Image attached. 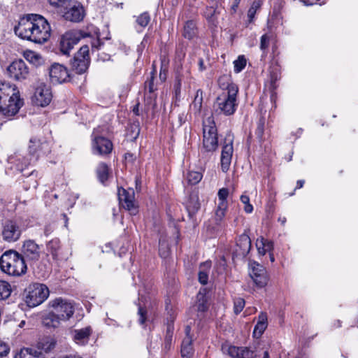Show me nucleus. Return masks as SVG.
<instances>
[{
    "label": "nucleus",
    "mask_w": 358,
    "mask_h": 358,
    "mask_svg": "<svg viewBox=\"0 0 358 358\" xmlns=\"http://www.w3.org/2000/svg\"><path fill=\"white\" fill-rule=\"evenodd\" d=\"M138 134H139V129H137V132H136V136H134V138H136V137L138 135Z\"/></svg>",
    "instance_id": "774afa93"
},
{
    "label": "nucleus",
    "mask_w": 358,
    "mask_h": 358,
    "mask_svg": "<svg viewBox=\"0 0 358 358\" xmlns=\"http://www.w3.org/2000/svg\"><path fill=\"white\" fill-rule=\"evenodd\" d=\"M187 178L189 184L196 185L202 179V174L199 171H189Z\"/></svg>",
    "instance_id": "4c0bfd02"
},
{
    "label": "nucleus",
    "mask_w": 358,
    "mask_h": 358,
    "mask_svg": "<svg viewBox=\"0 0 358 358\" xmlns=\"http://www.w3.org/2000/svg\"><path fill=\"white\" fill-rule=\"evenodd\" d=\"M150 21V17L148 13L141 14L136 18V23L141 28H145Z\"/></svg>",
    "instance_id": "58836bf2"
},
{
    "label": "nucleus",
    "mask_w": 358,
    "mask_h": 358,
    "mask_svg": "<svg viewBox=\"0 0 358 358\" xmlns=\"http://www.w3.org/2000/svg\"><path fill=\"white\" fill-rule=\"evenodd\" d=\"M218 85L222 90V92L229 91L231 87H238L236 84L231 83L230 77L227 75H223L219 78Z\"/></svg>",
    "instance_id": "c756f323"
},
{
    "label": "nucleus",
    "mask_w": 358,
    "mask_h": 358,
    "mask_svg": "<svg viewBox=\"0 0 358 358\" xmlns=\"http://www.w3.org/2000/svg\"><path fill=\"white\" fill-rule=\"evenodd\" d=\"M229 196V189L227 188H221L217 193V196L219 199L218 203H226L228 205V202L227 199Z\"/></svg>",
    "instance_id": "a18cd8bd"
},
{
    "label": "nucleus",
    "mask_w": 358,
    "mask_h": 358,
    "mask_svg": "<svg viewBox=\"0 0 358 358\" xmlns=\"http://www.w3.org/2000/svg\"><path fill=\"white\" fill-rule=\"evenodd\" d=\"M10 285L4 280H0V300L8 299L11 294Z\"/></svg>",
    "instance_id": "2f4dec72"
},
{
    "label": "nucleus",
    "mask_w": 358,
    "mask_h": 358,
    "mask_svg": "<svg viewBox=\"0 0 358 358\" xmlns=\"http://www.w3.org/2000/svg\"><path fill=\"white\" fill-rule=\"evenodd\" d=\"M256 247L258 252L261 255H264L266 252H271L273 249V242L259 237L256 241Z\"/></svg>",
    "instance_id": "393cba45"
},
{
    "label": "nucleus",
    "mask_w": 358,
    "mask_h": 358,
    "mask_svg": "<svg viewBox=\"0 0 358 358\" xmlns=\"http://www.w3.org/2000/svg\"><path fill=\"white\" fill-rule=\"evenodd\" d=\"M51 6L59 8L64 7L67 5L69 0H48Z\"/></svg>",
    "instance_id": "09e8293b"
},
{
    "label": "nucleus",
    "mask_w": 358,
    "mask_h": 358,
    "mask_svg": "<svg viewBox=\"0 0 358 358\" xmlns=\"http://www.w3.org/2000/svg\"><path fill=\"white\" fill-rule=\"evenodd\" d=\"M211 268L210 262H205L200 264L198 273L199 281L202 285H206L208 280V274Z\"/></svg>",
    "instance_id": "a878e982"
},
{
    "label": "nucleus",
    "mask_w": 358,
    "mask_h": 358,
    "mask_svg": "<svg viewBox=\"0 0 358 358\" xmlns=\"http://www.w3.org/2000/svg\"><path fill=\"white\" fill-rule=\"evenodd\" d=\"M200 208V203L196 196H191L187 204V209L189 214H194Z\"/></svg>",
    "instance_id": "c9c22d12"
},
{
    "label": "nucleus",
    "mask_w": 358,
    "mask_h": 358,
    "mask_svg": "<svg viewBox=\"0 0 358 358\" xmlns=\"http://www.w3.org/2000/svg\"><path fill=\"white\" fill-rule=\"evenodd\" d=\"M234 71L236 73H239L245 68L246 65V59L243 55L238 56L237 59L234 62Z\"/></svg>",
    "instance_id": "ea45409f"
},
{
    "label": "nucleus",
    "mask_w": 358,
    "mask_h": 358,
    "mask_svg": "<svg viewBox=\"0 0 358 358\" xmlns=\"http://www.w3.org/2000/svg\"><path fill=\"white\" fill-rule=\"evenodd\" d=\"M256 11L253 10V8H249L248 11V17L250 20V22H252V19L254 18L255 15Z\"/></svg>",
    "instance_id": "5fc2aeb1"
},
{
    "label": "nucleus",
    "mask_w": 358,
    "mask_h": 358,
    "mask_svg": "<svg viewBox=\"0 0 358 358\" xmlns=\"http://www.w3.org/2000/svg\"><path fill=\"white\" fill-rule=\"evenodd\" d=\"M33 43H43L50 36V26L48 21L42 15L35 14L34 22Z\"/></svg>",
    "instance_id": "0eeeda50"
},
{
    "label": "nucleus",
    "mask_w": 358,
    "mask_h": 358,
    "mask_svg": "<svg viewBox=\"0 0 358 358\" xmlns=\"http://www.w3.org/2000/svg\"><path fill=\"white\" fill-rule=\"evenodd\" d=\"M300 1L301 2H303L305 6H311V5H313L314 3H316L320 0H300Z\"/></svg>",
    "instance_id": "6e6d98bb"
},
{
    "label": "nucleus",
    "mask_w": 358,
    "mask_h": 358,
    "mask_svg": "<svg viewBox=\"0 0 358 358\" xmlns=\"http://www.w3.org/2000/svg\"><path fill=\"white\" fill-rule=\"evenodd\" d=\"M89 64V47L83 45L75 55L71 63L72 68L77 73L81 74L86 71Z\"/></svg>",
    "instance_id": "f8f14e48"
},
{
    "label": "nucleus",
    "mask_w": 358,
    "mask_h": 358,
    "mask_svg": "<svg viewBox=\"0 0 358 358\" xmlns=\"http://www.w3.org/2000/svg\"><path fill=\"white\" fill-rule=\"evenodd\" d=\"M15 358H43V354L32 348H23L15 356Z\"/></svg>",
    "instance_id": "bb28decb"
},
{
    "label": "nucleus",
    "mask_w": 358,
    "mask_h": 358,
    "mask_svg": "<svg viewBox=\"0 0 358 358\" xmlns=\"http://www.w3.org/2000/svg\"><path fill=\"white\" fill-rule=\"evenodd\" d=\"M52 98V95L50 88L43 83H40L35 88L31 101L36 106L45 107L49 105Z\"/></svg>",
    "instance_id": "9b49d317"
},
{
    "label": "nucleus",
    "mask_w": 358,
    "mask_h": 358,
    "mask_svg": "<svg viewBox=\"0 0 358 358\" xmlns=\"http://www.w3.org/2000/svg\"><path fill=\"white\" fill-rule=\"evenodd\" d=\"M222 349L224 353L229 355L232 358H255L256 357L255 352L247 347L226 345L223 346Z\"/></svg>",
    "instance_id": "412c9836"
},
{
    "label": "nucleus",
    "mask_w": 358,
    "mask_h": 358,
    "mask_svg": "<svg viewBox=\"0 0 358 358\" xmlns=\"http://www.w3.org/2000/svg\"><path fill=\"white\" fill-rule=\"evenodd\" d=\"M227 208L228 205L226 203H218L215 213V219L217 223L220 222L225 216Z\"/></svg>",
    "instance_id": "72a5a7b5"
},
{
    "label": "nucleus",
    "mask_w": 358,
    "mask_h": 358,
    "mask_svg": "<svg viewBox=\"0 0 358 358\" xmlns=\"http://www.w3.org/2000/svg\"><path fill=\"white\" fill-rule=\"evenodd\" d=\"M49 76L51 82L55 84L66 82L69 77L67 69L58 63H54L50 66Z\"/></svg>",
    "instance_id": "aec40b11"
},
{
    "label": "nucleus",
    "mask_w": 358,
    "mask_h": 358,
    "mask_svg": "<svg viewBox=\"0 0 358 358\" xmlns=\"http://www.w3.org/2000/svg\"><path fill=\"white\" fill-rule=\"evenodd\" d=\"M238 241H239V244L243 248L242 254L243 255L248 254L250 250V246H251L250 238L246 235H243L240 237Z\"/></svg>",
    "instance_id": "e433bc0d"
},
{
    "label": "nucleus",
    "mask_w": 358,
    "mask_h": 358,
    "mask_svg": "<svg viewBox=\"0 0 358 358\" xmlns=\"http://www.w3.org/2000/svg\"><path fill=\"white\" fill-rule=\"evenodd\" d=\"M257 323L267 324V315L265 313L262 312L259 314Z\"/></svg>",
    "instance_id": "603ef678"
},
{
    "label": "nucleus",
    "mask_w": 358,
    "mask_h": 358,
    "mask_svg": "<svg viewBox=\"0 0 358 358\" xmlns=\"http://www.w3.org/2000/svg\"><path fill=\"white\" fill-rule=\"evenodd\" d=\"M241 0H234V3H236V6H238V5L239 4Z\"/></svg>",
    "instance_id": "69168bd1"
},
{
    "label": "nucleus",
    "mask_w": 358,
    "mask_h": 358,
    "mask_svg": "<svg viewBox=\"0 0 358 358\" xmlns=\"http://www.w3.org/2000/svg\"><path fill=\"white\" fill-rule=\"evenodd\" d=\"M203 147L207 152H212L217 147V129L212 117L203 122Z\"/></svg>",
    "instance_id": "423d86ee"
},
{
    "label": "nucleus",
    "mask_w": 358,
    "mask_h": 358,
    "mask_svg": "<svg viewBox=\"0 0 358 358\" xmlns=\"http://www.w3.org/2000/svg\"><path fill=\"white\" fill-rule=\"evenodd\" d=\"M264 120H259V122L258 124L256 134L258 136L259 138H261L264 134Z\"/></svg>",
    "instance_id": "8fccbe9b"
},
{
    "label": "nucleus",
    "mask_w": 358,
    "mask_h": 358,
    "mask_svg": "<svg viewBox=\"0 0 358 358\" xmlns=\"http://www.w3.org/2000/svg\"><path fill=\"white\" fill-rule=\"evenodd\" d=\"M24 57L30 63L33 64L35 66L41 65L43 63V57L40 54L32 51V50H26L24 52Z\"/></svg>",
    "instance_id": "cd10ccee"
},
{
    "label": "nucleus",
    "mask_w": 358,
    "mask_h": 358,
    "mask_svg": "<svg viewBox=\"0 0 358 358\" xmlns=\"http://www.w3.org/2000/svg\"><path fill=\"white\" fill-rule=\"evenodd\" d=\"M22 234L21 227L15 222L6 221L3 227L2 236L7 242H15L17 241Z\"/></svg>",
    "instance_id": "a211bd4d"
},
{
    "label": "nucleus",
    "mask_w": 358,
    "mask_h": 358,
    "mask_svg": "<svg viewBox=\"0 0 358 358\" xmlns=\"http://www.w3.org/2000/svg\"><path fill=\"white\" fill-rule=\"evenodd\" d=\"M249 274L257 286L263 287L268 282V275L266 268L256 262H250Z\"/></svg>",
    "instance_id": "ddd939ff"
},
{
    "label": "nucleus",
    "mask_w": 358,
    "mask_h": 358,
    "mask_svg": "<svg viewBox=\"0 0 358 358\" xmlns=\"http://www.w3.org/2000/svg\"><path fill=\"white\" fill-rule=\"evenodd\" d=\"M203 103V92L201 90H198L196 92L194 101L192 103V107L196 113L201 111Z\"/></svg>",
    "instance_id": "473e14b6"
},
{
    "label": "nucleus",
    "mask_w": 358,
    "mask_h": 358,
    "mask_svg": "<svg viewBox=\"0 0 358 358\" xmlns=\"http://www.w3.org/2000/svg\"><path fill=\"white\" fill-rule=\"evenodd\" d=\"M245 306V301L242 298H237L234 301V311L237 315L240 313Z\"/></svg>",
    "instance_id": "c03bdc74"
},
{
    "label": "nucleus",
    "mask_w": 358,
    "mask_h": 358,
    "mask_svg": "<svg viewBox=\"0 0 358 358\" xmlns=\"http://www.w3.org/2000/svg\"><path fill=\"white\" fill-rule=\"evenodd\" d=\"M92 141V152L94 154L103 155L109 154L112 151L113 144L105 137L96 136L93 132Z\"/></svg>",
    "instance_id": "dca6fc26"
},
{
    "label": "nucleus",
    "mask_w": 358,
    "mask_h": 358,
    "mask_svg": "<svg viewBox=\"0 0 358 358\" xmlns=\"http://www.w3.org/2000/svg\"><path fill=\"white\" fill-rule=\"evenodd\" d=\"M267 327V324L257 323L253 334L255 336H261Z\"/></svg>",
    "instance_id": "49530a36"
},
{
    "label": "nucleus",
    "mask_w": 358,
    "mask_h": 358,
    "mask_svg": "<svg viewBox=\"0 0 358 358\" xmlns=\"http://www.w3.org/2000/svg\"><path fill=\"white\" fill-rule=\"evenodd\" d=\"M238 6H236V3H234V4L232 5V9L236 10V8H237Z\"/></svg>",
    "instance_id": "338daca9"
},
{
    "label": "nucleus",
    "mask_w": 358,
    "mask_h": 358,
    "mask_svg": "<svg viewBox=\"0 0 358 358\" xmlns=\"http://www.w3.org/2000/svg\"><path fill=\"white\" fill-rule=\"evenodd\" d=\"M269 256H270V260L271 262H273L275 261V258H274V256L273 254H271V252H269Z\"/></svg>",
    "instance_id": "680f3d73"
},
{
    "label": "nucleus",
    "mask_w": 358,
    "mask_h": 358,
    "mask_svg": "<svg viewBox=\"0 0 358 358\" xmlns=\"http://www.w3.org/2000/svg\"><path fill=\"white\" fill-rule=\"evenodd\" d=\"M6 71L10 78L17 81L24 80L29 76V68L22 59H16L11 62Z\"/></svg>",
    "instance_id": "9d476101"
},
{
    "label": "nucleus",
    "mask_w": 358,
    "mask_h": 358,
    "mask_svg": "<svg viewBox=\"0 0 358 358\" xmlns=\"http://www.w3.org/2000/svg\"><path fill=\"white\" fill-rule=\"evenodd\" d=\"M0 268L10 276L19 277L27 272V267L22 255L16 251L8 250L0 257Z\"/></svg>",
    "instance_id": "7ed1b4c3"
},
{
    "label": "nucleus",
    "mask_w": 358,
    "mask_h": 358,
    "mask_svg": "<svg viewBox=\"0 0 358 358\" xmlns=\"http://www.w3.org/2000/svg\"><path fill=\"white\" fill-rule=\"evenodd\" d=\"M304 184V180H300L297 181V188H301Z\"/></svg>",
    "instance_id": "052dcab7"
},
{
    "label": "nucleus",
    "mask_w": 358,
    "mask_h": 358,
    "mask_svg": "<svg viewBox=\"0 0 358 358\" xmlns=\"http://www.w3.org/2000/svg\"><path fill=\"white\" fill-rule=\"evenodd\" d=\"M271 36L265 34L262 36L260 39V49L264 52H266L269 47Z\"/></svg>",
    "instance_id": "a19ab883"
},
{
    "label": "nucleus",
    "mask_w": 358,
    "mask_h": 358,
    "mask_svg": "<svg viewBox=\"0 0 358 358\" xmlns=\"http://www.w3.org/2000/svg\"><path fill=\"white\" fill-rule=\"evenodd\" d=\"M279 221L281 222L282 224H284L285 222H286V219H285V217H282V218L280 217Z\"/></svg>",
    "instance_id": "e2e57ef3"
},
{
    "label": "nucleus",
    "mask_w": 358,
    "mask_h": 358,
    "mask_svg": "<svg viewBox=\"0 0 358 358\" xmlns=\"http://www.w3.org/2000/svg\"><path fill=\"white\" fill-rule=\"evenodd\" d=\"M118 197L121 206L124 209L129 211L131 214H136L138 210L134 201V191L133 189L120 188L118 189Z\"/></svg>",
    "instance_id": "2eb2a0df"
},
{
    "label": "nucleus",
    "mask_w": 358,
    "mask_h": 358,
    "mask_svg": "<svg viewBox=\"0 0 358 358\" xmlns=\"http://www.w3.org/2000/svg\"><path fill=\"white\" fill-rule=\"evenodd\" d=\"M190 327H185V337L183 338L181 345V355L183 358H189L193 354V348L192 345V339L190 336Z\"/></svg>",
    "instance_id": "b1692460"
},
{
    "label": "nucleus",
    "mask_w": 358,
    "mask_h": 358,
    "mask_svg": "<svg viewBox=\"0 0 358 358\" xmlns=\"http://www.w3.org/2000/svg\"><path fill=\"white\" fill-rule=\"evenodd\" d=\"M22 252L24 259L25 258L32 263L37 262L41 254L40 246L31 240L26 241L24 243Z\"/></svg>",
    "instance_id": "6ab92c4d"
},
{
    "label": "nucleus",
    "mask_w": 358,
    "mask_h": 358,
    "mask_svg": "<svg viewBox=\"0 0 358 358\" xmlns=\"http://www.w3.org/2000/svg\"><path fill=\"white\" fill-rule=\"evenodd\" d=\"M96 173L99 180L103 183L108 177V167L104 163H100L96 169Z\"/></svg>",
    "instance_id": "7c9ffc66"
},
{
    "label": "nucleus",
    "mask_w": 358,
    "mask_h": 358,
    "mask_svg": "<svg viewBox=\"0 0 358 358\" xmlns=\"http://www.w3.org/2000/svg\"><path fill=\"white\" fill-rule=\"evenodd\" d=\"M35 14H28L21 17L14 28L15 34L24 40L33 41Z\"/></svg>",
    "instance_id": "6e6552de"
},
{
    "label": "nucleus",
    "mask_w": 358,
    "mask_h": 358,
    "mask_svg": "<svg viewBox=\"0 0 358 358\" xmlns=\"http://www.w3.org/2000/svg\"><path fill=\"white\" fill-rule=\"evenodd\" d=\"M163 244L160 243V248H159V255L164 257L166 258L169 255V250L165 247L164 248H162Z\"/></svg>",
    "instance_id": "864d4df0"
},
{
    "label": "nucleus",
    "mask_w": 358,
    "mask_h": 358,
    "mask_svg": "<svg viewBox=\"0 0 358 358\" xmlns=\"http://www.w3.org/2000/svg\"><path fill=\"white\" fill-rule=\"evenodd\" d=\"M59 248V241L53 239L50 241L47 244V250L52 255L53 259H57V251Z\"/></svg>",
    "instance_id": "f704fd0d"
},
{
    "label": "nucleus",
    "mask_w": 358,
    "mask_h": 358,
    "mask_svg": "<svg viewBox=\"0 0 358 358\" xmlns=\"http://www.w3.org/2000/svg\"><path fill=\"white\" fill-rule=\"evenodd\" d=\"M52 313L44 320L45 326L57 327L62 322L69 320L73 315V304L66 299L57 298L51 301Z\"/></svg>",
    "instance_id": "f03ea898"
},
{
    "label": "nucleus",
    "mask_w": 358,
    "mask_h": 358,
    "mask_svg": "<svg viewBox=\"0 0 358 358\" xmlns=\"http://www.w3.org/2000/svg\"><path fill=\"white\" fill-rule=\"evenodd\" d=\"M197 303H196V308L199 311L204 312L207 310L206 300L205 296L199 293L197 295Z\"/></svg>",
    "instance_id": "37998d69"
},
{
    "label": "nucleus",
    "mask_w": 358,
    "mask_h": 358,
    "mask_svg": "<svg viewBox=\"0 0 358 358\" xmlns=\"http://www.w3.org/2000/svg\"><path fill=\"white\" fill-rule=\"evenodd\" d=\"M234 152L233 137L231 135L226 136L222 147L221 153V169L226 173L230 167L231 158Z\"/></svg>",
    "instance_id": "4468645a"
},
{
    "label": "nucleus",
    "mask_w": 358,
    "mask_h": 358,
    "mask_svg": "<svg viewBox=\"0 0 358 358\" xmlns=\"http://www.w3.org/2000/svg\"><path fill=\"white\" fill-rule=\"evenodd\" d=\"M196 34V28L195 23L190 20L187 21L183 29V33L182 35L185 38L187 39H192L193 38Z\"/></svg>",
    "instance_id": "c85d7f7f"
},
{
    "label": "nucleus",
    "mask_w": 358,
    "mask_h": 358,
    "mask_svg": "<svg viewBox=\"0 0 358 358\" xmlns=\"http://www.w3.org/2000/svg\"><path fill=\"white\" fill-rule=\"evenodd\" d=\"M241 201L245 205L244 210L246 213H251L253 211V206L250 203V198L248 195L242 194L240 198Z\"/></svg>",
    "instance_id": "79ce46f5"
},
{
    "label": "nucleus",
    "mask_w": 358,
    "mask_h": 358,
    "mask_svg": "<svg viewBox=\"0 0 358 358\" xmlns=\"http://www.w3.org/2000/svg\"><path fill=\"white\" fill-rule=\"evenodd\" d=\"M138 315H139V322L141 324H144L145 321V310H143V308L139 307L138 308Z\"/></svg>",
    "instance_id": "3c124183"
},
{
    "label": "nucleus",
    "mask_w": 358,
    "mask_h": 358,
    "mask_svg": "<svg viewBox=\"0 0 358 358\" xmlns=\"http://www.w3.org/2000/svg\"><path fill=\"white\" fill-rule=\"evenodd\" d=\"M92 333V329L90 326H88L81 329L72 330L71 331V335L73 341L76 344L85 345L88 343Z\"/></svg>",
    "instance_id": "4be33fe9"
},
{
    "label": "nucleus",
    "mask_w": 358,
    "mask_h": 358,
    "mask_svg": "<svg viewBox=\"0 0 358 358\" xmlns=\"http://www.w3.org/2000/svg\"><path fill=\"white\" fill-rule=\"evenodd\" d=\"M84 9L78 3H74L64 13V17L71 22H80L84 17Z\"/></svg>",
    "instance_id": "5701e85b"
},
{
    "label": "nucleus",
    "mask_w": 358,
    "mask_h": 358,
    "mask_svg": "<svg viewBox=\"0 0 358 358\" xmlns=\"http://www.w3.org/2000/svg\"><path fill=\"white\" fill-rule=\"evenodd\" d=\"M10 351L8 344L3 341L0 340V357H6Z\"/></svg>",
    "instance_id": "de8ad7c7"
},
{
    "label": "nucleus",
    "mask_w": 358,
    "mask_h": 358,
    "mask_svg": "<svg viewBox=\"0 0 358 358\" xmlns=\"http://www.w3.org/2000/svg\"><path fill=\"white\" fill-rule=\"evenodd\" d=\"M20 92L15 85L0 82V114L7 117L15 115L23 106Z\"/></svg>",
    "instance_id": "f257e3e1"
},
{
    "label": "nucleus",
    "mask_w": 358,
    "mask_h": 358,
    "mask_svg": "<svg viewBox=\"0 0 358 358\" xmlns=\"http://www.w3.org/2000/svg\"><path fill=\"white\" fill-rule=\"evenodd\" d=\"M264 358H269V354H268V351H265L264 352Z\"/></svg>",
    "instance_id": "0e129e2a"
},
{
    "label": "nucleus",
    "mask_w": 358,
    "mask_h": 358,
    "mask_svg": "<svg viewBox=\"0 0 358 358\" xmlns=\"http://www.w3.org/2000/svg\"><path fill=\"white\" fill-rule=\"evenodd\" d=\"M28 149L32 157L24 161L23 165L19 168L20 170L23 169V166L27 167L31 162L36 161L41 155H45L50 152V148L47 142L42 143L36 138H31L29 140Z\"/></svg>",
    "instance_id": "1a4fd4ad"
},
{
    "label": "nucleus",
    "mask_w": 358,
    "mask_h": 358,
    "mask_svg": "<svg viewBox=\"0 0 358 358\" xmlns=\"http://www.w3.org/2000/svg\"><path fill=\"white\" fill-rule=\"evenodd\" d=\"M260 6V3L259 2H254L250 8H253V10H255V11H257V10L259 8Z\"/></svg>",
    "instance_id": "bf43d9fd"
},
{
    "label": "nucleus",
    "mask_w": 358,
    "mask_h": 358,
    "mask_svg": "<svg viewBox=\"0 0 358 358\" xmlns=\"http://www.w3.org/2000/svg\"><path fill=\"white\" fill-rule=\"evenodd\" d=\"M199 71H203L206 69V66L204 65V62L202 59H199Z\"/></svg>",
    "instance_id": "4d7b16f0"
},
{
    "label": "nucleus",
    "mask_w": 358,
    "mask_h": 358,
    "mask_svg": "<svg viewBox=\"0 0 358 358\" xmlns=\"http://www.w3.org/2000/svg\"><path fill=\"white\" fill-rule=\"evenodd\" d=\"M82 36L81 32L78 31H70L65 33L60 41L62 52L68 55L73 46L79 42Z\"/></svg>",
    "instance_id": "f3484780"
},
{
    "label": "nucleus",
    "mask_w": 358,
    "mask_h": 358,
    "mask_svg": "<svg viewBox=\"0 0 358 358\" xmlns=\"http://www.w3.org/2000/svg\"><path fill=\"white\" fill-rule=\"evenodd\" d=\"M48 296L49 289L43 284L33 283L24 290V301L29 307H36L40 305Z\"/></svg>",
    "instance_id": "39448f33"
},
{
    "label": "nucleus",
    "mask_w": 358,
    "mask_h": 358,
    "mask_svg": "<svg viewBox=\"0 0 358 358\" xmlns=\"http://www.w3.org/2000/svg\"><path fill=\"white\" fill-rule=\"evenodd\" d=\"M238 87H231L229 91L221 92L215 102V112L225 116L234 114L238 106Z\"/></svg>",
    "instance_id": "20e7f679"
},
{
    "label": "nucleus",
    "mask_w": 358,
    "mask_h": 358,
    "mask_svg": "<svg viewBox=\"0 0 358 358\" xmlns=\"http://www.w3.org/2000/svg\"><path fill=\"white\" fill-rule=\"evenodd\" d=\"M101 45V43L99 40H95L92 43V48H96V49H98L99 48V46Z\"/></svg>",
    "instance_id": "13d9d810"
}]
</instances>
